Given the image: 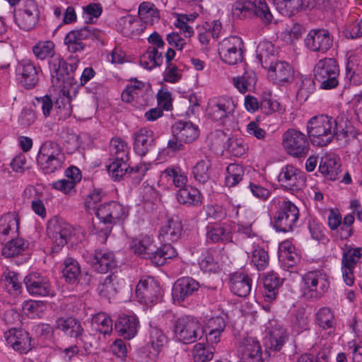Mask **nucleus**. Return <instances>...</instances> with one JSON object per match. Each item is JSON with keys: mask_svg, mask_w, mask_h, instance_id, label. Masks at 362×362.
Returning a JSON list of instances; mask_svg holds the SVG:
<instances>
[{"mask_svg": "<svg viewBox=\"0 0 362 362\" xmlns=\"http://www.w3.org/2000/svg\"><path fill=\"white\" fill-rule=\"evenodd\" d=\"M257 83V76L254 71H245L242 76L233 78V84L241 93L254 90Z\"/></svg>", "mask_w": 362, "mask_h": 362, "instance_id": "nucleus-45", "label": "nucleus"}, {"mask_svg": "<svg viewBox=\"0 0 362 362\" xmlns=\"http://www.w3.org/2000/svg\"><path fill=\"white\" fill-rule=\"evenodd\" d=\"M35 56L44 60L51 57L49 66L52 76V83L54 87L65 93L74 81L73 73L76 69L75 64L66 63L59 55H54V44L49 40L40 41L33 48Z\"/></svg>", "mask_w": 362, "mask_h": 362, "instance_id": "nucleus-1", "label": "nucleus"}, {"mask_svg": "<svg viewBox=\"0 0 362 362\" xmlns=\"http://www.w3.org/2000/svg\"><path fill=\"white\" fill-rule=\"evenodd\" d=\"M128 214L127 209L117 202L100 205L95 211L96 216L104 223L115 224L124 220Z\"/></svg>", "mask_w": 362, "mask_h": 362, "instance_id": "nucleus-19", "label": "nucleus"}, {"mask_svg": "<svg viewBox=\"0 0 362 362\" xmlns=\"http://www.w3.org/2000/svg\"><path fill=\"white\" fill-rule=\"evenodd\" d=\"M315 320L319 327L324 329L334 327L336 320L331 308L322 307L315 313Z\"/></svg>", "mask_w": 362, "mask_h": 362, "instance_id": "nucleus-57", "label": "nucleus"}, {"mask_svg": "<svg viewBox=\"0 0 362 362\" xmlns=\"http://www.w3.org/2000/svg\"><path fill=\"white\" fill-rule=\"evenodd\" d=\"M267 344L271 349L279 351L287 339L286 330L276 322L270 323L268 327Z\"/></svg>", "mask_w": 362, "mask_h": 362, "instance_id": "nucleus-35", "label": "nucleus"}, {"mask_svg": "<svg viewBox=\"0 0 362 362\" xmlns=\"http://www.w3.org/2000/svg\"><path fill=\"white\" fill-rule=\"evenodd\" d=\"M18 230V218L12 213L2 216L0 218V243L6 241Z\"/></svg>", "mask_w": 362, "mask_h": 362, "instance_id": "nucleus-37", "label": "nucleus"}, {"mask_svg": "<svg viewBox=\"0 0 362 362\" xmlns=\"http://www.w3.org/2000/svg\"><path fill=\"white\" fill-rule=\"evenodd\" d=\"M175 333L180 341L190 344L202 337L204 329L197 319L190 316H184L176 321Z\"/></svg>", "mask_w": 362, "mask_h": 362, "instance_id": "nucleus-9", "label": "nucleus"}, {"mask_svg": "<svg viewBox=\"0 0 362 362\" xmlns=\"http://www.w3.org/2000/svg\"><path fill=\"white\" fill-rule=\"evenodd\" d=\"M130 247L132 250L137 255L150 259L156 249V245L152 237L146 235L141 238L134 239Z\"/></svg>", "mask_w": 362, "mask_h": 362, "instance_id": "nucleus-34", "label": "nucleus"}, {"mask_svg": "<svg viewBox=\"0 0 362 362\" xmlns=\"http://www.w3.org/2000/svg\"><path fill=\"white\" fill-rule=\"evenodd\" d=\"M128 161L129 160L124 159H123V161L120 159H108L106 163L107 170L114 181L119 180L127 174L130 168Z\"/></svg>", "mask_w": 362, "mask_h": 362, "instance_id": "nucleus-49", "label": "nucleus"}, {"mask_svg": "<svg viewBox=\"0 0 362 362\" xmlns=\"http://www.w3.org/2000/svg\"><path fill=\"white\" fill-rule=\"evenodd\" d=\"M221 23L219 21H213L211 23L206 22L198 29V39L199 42L206 47L211 38H217L221 30Z\"/></svg>", "mask_w": 362, "mask_h": 362, "instance_id": "nucleus-36", "label": "nucleus"}, {"mask_svg": "<svg viewBox=\"0 0 362 362\" xmlns=\"http://www.w3.org/2000/svg\"><path fill=\"white\" fill-rule=\"evenodd\" d=\"M282 146L288 154L298 158L305 157L310 150L307 136L295 129H289L284 132Z\"/></svg>", "mask_w": 362, "mask_h": 362, "instance_id": "nucleus-7", "label": "nucleus"}, {"mask_svg": "<svg viewBox=\"0 0 362 362\" xmlns=\"http://www.w3.org/2000/svg\"><path fill=\"white\" fill-rule=\"evenodd\" d=\"M122 287V283L117 275L112 274L99 283L97 291L100 296L111 298Z\"/></svg>", "mask_w": 362, "mask_h": 362, "instance_id": "nucleus-38", "label": "nucleus"}, {"mask_svg": "<svg viewBox=\"0 0 362 362\" xmlns=\"http://www.w3.org/2000/svg\"><path fill=\"white\" fill-rule=\"evenodd\" d=\"M238 355L242 362H263V351L259 341L247 334L236 339Z\"/></svg>", "mask_w": 362, "mask_h": 362, "instance_id": "nucleus-8", "label": "nucleus"}, {"mask_svg": "<svg viewBox=\"0 0 362 362\" xmlns=\"http://www.w3.org/2000/svg\"><path fill=\"white\" fill-rule=\"evenodd\" d=\"M116 28L125 36L139 34L144 30L140 22L131 15L120 18L117 22Z\"/></svg>", "mask_w": 362, "mask_h": 362, "instance_id": "nucleus-43", "label": "nucleus"}, {"mask_svg": "<svg viewBox=\"0 0 362 362\" xmlns=\"http://www.w3.org/2000/svg\"><path fill=\"white\" fill-rule=\"evenodd\" d=\"M362 257V247H349L343 253L341 264L356 267Z\"/></svg>", "mask_w": 362, "mask_h": 362, "instance_id": "nucleus-64", "label": "nucleus"}, {"mask_svg": "<svg viewBox=\"0 0 362 362\" xmlns=\"http://www.w3.org/2000/svg\"><path fill=\"white\" fill-rule=\"evenodd\" d=\"M129 148L127 143L119 137L112 139L110 144V158L112 159H120L123 161L129 160Z\"/></svg>", "mask_w": 362, "mask_h": 362, "instance_id": "nucleus-52", "label": "nucleus"}, {"mask_svg": "<svg viewBox=\"0 0 362 362\" xmlns=\"http://www.w3.org/2000/svg\"><path fill=\"white\" fill-rule=\"evenodd\" d=\"M84 258L98 273H106L116 265L114 253L105 248L95 250L93 253L87 254Z\"/></svg>", "mask_w": 362, "mask_h": 362, "instance_id": "nucleus-20", "label": "nucleus"}, {"mask_svg": "<svg viewBox=\"0 0 362 362\" xmlns=\"http://www.w3.org/2000/svg\"><path fill=\"white\" fill-rule=\"evenodd\" d=\"M163 62L162 54L158 52L155 47H149L146 52L144 53L140 58L141 65L151 70L157 66H160Z\"/></svg>", "mask_w": 362, "mask_h": 362, "instance_id": "nucleus-53", "label": "nucleus"}, {"mask_svg": "<svg viewBox=\"0 0 362 362\" xmlns=\"http://www.w3.org/2000/svg\"><path fill=\"white\" fill-rule=\"evenodd\" d=\"M243 42L238 36H230L223 39L219 44L218 54L221 60L229 65L240 63L245 69L243 62Z\"/></svg>", "mask_w": 362, "mask_h": 362, "instance_id": "nucleus-10", "label": "nucleus"}, {"mask_svg": "<svg viewBox=\"0 0 362 362\" xmlns=\"http://www.w3.org/2000/svg\"><path fill=\"white\" fill-rule=\"evenodd\" d=\"M167 342L168 339L163 332L157 326L150 324L145 346L146 351L145 362H156Z\"/></svg>", "mask_w": 362, "mask_h": 362, "instance_id": "nucleus-16", "label": "nucleus"}, {"mask_svg": "<svg viewBox=\"0 0 362 362\" xmlns=\"http://www.w3.org/2000/svg\"><path fill=\"white\" fill-rule=\"evenodd\" d=\"M30 243L23 238H12L2 248V255L5 257H13L21 255L29 247Z\"/></svg>", "mask_w": 362, "mask_h": 362, "instance_id": "nucleus-46", "label": "nucleus"}, {"mask_svg": "<svg viewBox=\"0 0 362 362\" xmlns=\"http://www.w3.org/2000/svg\"><path fill=\"white\" fill-rule=\"evenodd\" d=\"M214 348L205 346L204 344H196L192 349V357L194 362H207L214 357Z\"/></svg>", "mask_w": 362, "mask_h": 362, "instance_id": "nucleus-60", "label": "nucleus"}, {"mask_svg": "<svg viewBox=\"0 0 362 362\" xmlns=\"http://www.w3.org/2000/svg\"><path fill=\"white\" fill-rule=\"evenodd\" d=\"M275 54L274 46L271 42L261 41L257 47V59L264 69H267L269 65L273 64Z\"/></svg>", "mask_w": 362, "mask_h": 362, "instance_id": "nucleus-42", "label": "nucleus"}, {"mask_svg": "<svg viewBox=\"0 0 362 362\" xmlns=\"http://www.w3.org/2000/svg\"><path fill=\"white\" fill-rule=\"evenodd\" d=\"M173 134L180 139V142L189 144L199 135V127L190 121L178 120L172 126Z\"/></svg>", "mask_w": 362, "mask_h": 362, "instance_id": "nucleus-27", "label": "nucleus"}, {"mask_svg": "<svg viewBox=\"0 0 362 362\" xmlns=\"http://www.w3.org/2000/svg\"><path fill=\"white\" fill-rule=\"evenodd\" d=\"M139 322L134 315H120L115 322V329L119 336L127 339H131L135 337L138 332Z\"/></svg>", "mask_w": 362, "mask_h": 362, "instance_id": "nucleus-30", "label": "nucleus"}, {"mask_svg": "<svg viewBox=\"0 0 362 362\" xmlns=\"http://www.w3.org/2000/svg\"><path fill=\"white\" fill-rule=\"evenodd\" d=\"M236 103L229 96L213 98L208 102L206 114L212 120L223 122L233 115Z\"/></svg>", "mask_w": 362, "mask_h": 362, "instance_id": "nucleus-14", "label": "nucleus"}, {"mask_svg": "<svg viewBox=\"0 0 362 362\" xmlns=\"http://www.w3.org/2000/svg\"><path fill=\"white\" fill-rule=\"evenodd\" d=\"M177 255V252L171 244L165 243L159 248L156 247L151 260L154 264L161 266L166 264L168 259H171Z\"/></svg>", "mask_w": 362, "mask_h": 362, "instance_id": "nucleus-48", "label": "nucleus"}, {"mask_svg": "<svg viewBox=\"0 0 362 362\" xmlns=\"http://www.w3.org/2000/svg\"><path fill=\"white\" fill-rule=\"evenodd\" d=\"M62 272L66 281L71 284L75 283L81 274L78 262L71 257L65 259Z\"/></svg>", "mask_w": 362, "mask_h": 362, "instance_id": "nucleus-59", "label": "nucleus"}, {"mask_svg": "<svg viewBox=\"0 0 362 362\" xmlns=\"http://www.w3.org/2000/svg\"><path fill=\"white\" fill-rule=\"evenodd\" d=\"M329 287L327 276L320 270L310 271L302 277L303 293L308 299H320L327 291Z\"/></svg>", "mask_w": 362, "mask_h": 362, "instance_id": "nucleus-6", "label": "nucleus"}, {"mask_svg": "<svg viewBox=\"0 0 362 362\" xmlns=\"http://www.w3.org/2000/svg\"><path fill=\"white\" fill-rule=\"evenodd\" d=\"M159 293L160 287L152 278L141 279L136 286V297L146 305L155 303Z\"/></svg>", "mask_w": 362, "mask_h": 362, "instance_id": "nucleus-26", "label": "nucleus"}, {"mask_svg": "<svg viewBox=\"0 0 362 362\" xmlns=\"http://www.w3.org/2000/svg\"><path fill=\"white\" fill-rule=\"evenodd\" d=\"M218 252L214 250H208L199 259L200 269L206 273H216L220 270Z\"/></svg>", "mask_w": 362, "mask_h": 362, "instance_id": "nucleus-41", "label": "nucleus"}, {"mask_svg": "<svg viewBox=\"0 0 362 362\" xmlns=\"http://www.w3.org/2000/svg\"><path fill=\"white\" fill-rule=\"evenodd\" d=\"M40 9L35 0H23L22 6L15 11V22L23 30H30L37 25Z\"/></svg>", "mask_w": 362, "mask_h": 362, "instance_id": "nucleus-12", "label": "nucleus"}, {"mask_svg": "<svg viewBox=\"0 0 362 362\" xmlns=\"http://www.w3.org/2000/svg\"><path fill=\"white\" fill-rule=\"evenodd\" d=\"M277 181L284 189L297 192L305 187L307 177L305 173L288 164L281 168Z\"/></svg>", "mask_w": 362, "mask_h": 362, "instance_id": "nucleus-13", "label": "nucleus"}, {"mask_svg": "<svg viewBox=\"0 0 362 362\" xmlns=\"http://www.w3.org/2000/svg\"><path fill=\"white\" fill-rule=\"evenodd\" d=\"M333 40L327 30L312 29L304 39L305 47L313 52L325 53L332 46Z\"/></svg>", "mask_w": 362, "mask_h": 362, "instance_id": "nucleus-18", "label": "nucleus"}, {"mask_svg": "<svg viewBox=\"0 0 362 362\" xmlns=\"http://www.w3.org/2000/svg\"><path fill=\"white\" fill-rule=\"evenodd\" d=\"M101 31L93 26H86L69 32L64 37V44L70 52H81L86 47L85 40L100 37Z\"/></svg>", "mask_w": 362, "mask_h": 362, "instance_id": "nucleus-11", "label": "nucleus"}, {"mask_svg": "<svg viewBox=\"0 0 362 362\" xmlns=\"http://www.w3.org/2000/svg\"><path fill=\"white\" fill-rule=\"evenodd\" d=\"M163 173L168 180L173 182L177 188L182 189L187 186L188 178L187 174L178 166L167 168Z\"/></svg>", "mask_w": 362, "mask_h": 362, "instance_id": "nucleus-54", "label": "nucleus"}, {"mask_svg": "<svg viewBox=\"0 0 362 362\" xmlns=\"http://www.w3.org/2000/svg\"><path fill=\"white\" fill-rule=\"evenodd\" d=\"M92 326L100 334H110L112 331V320L106 313H100L92 318Z\"/></svg>", "mask_w": 362, "mask_h": 362, "instance_id": "nucleus-56", "label": "nucleus"}, {"mask_svg": "<svg viewBox=\"0 0 362 362\" xmlns=\"http://www.w3.org/2000/svg\"><path fill=\"white\" fill-rule=\"evenodd\" d=\"M56 327L71 337L78 338L83 332L80 322L72 317L59 318L56 322Z\"/></svg>", "mask_w": 362, "mask_h": 362, "instance_id": "nucleus-47", "label": "nucleus"}, {"mask_svg": "<svg viewBox=\"0 0 362 362\" xmlns=\"http://www.w3.org/2000/svg\"><path fill=\"white\" fill-rule=\"evenodd\" d=\"M70 224L58 217L51 218L47 223V233L52 240L54 249L58 250L67 243L68 239L73 233Z\"/></svg>", "mask_w": 362, "mask_h": 362, "instance_id": "nucleus-15", "label": "nucleus"}, {"mask_svg": "<svg viewBox=\"0 0 362 362\" xmlns=\"http://www.w3.org/2000/svg\"><path fill=\"white\" fill-rule=\"evenodd\" d=\"M305 29L301 25L294 23L291 26L287 27L282 33L283 40L286 43L291 44L294 41L300 39Z\"/></svg>", "mask_w": 362, "mask_h": 362, "instance_id": "nucleus-63", "label": "nucleus"}, {"mask_svg": "<svg viewBox=\"0 0 362 362\" xmlns=\"http://www.w3.org/2000/svg\"><path fill=\"white\" fill-rule=\"evenodd\" d=\"M8 345L21 354H26L32 349L31 338L29 334L21 329H11L4 334Z\"/></svg>", "mask_w": 362, "mask_h": 362, "instance_id": "nucleus-24", "label": "nucleus"}, {"mask_svg": "<svg viewBox=\"0 0 362 362\" xmlns=\"http://www.w3.org/2000/svg\"><path fill=\"white\" fill-rule=\"evenodd\" d=\"M206 230V241L208 243H226L232 240L231 232L227 226L209 224Z\"/></svg>", "mask_w": 362, "mask_h": 362, "instance_id": "nucleus-33", "label": "nucleus"}, {"mask_svg": "<svg viewBox=\"0 0 362 362\" xmlns=\"http://www.w3.org/2000/svg\"><path fill=\"white\" fill-rule=\"evenodd\" d=\"M211 163L210 160L202 159L192 168V175L197 182L204 184L211 178Z\"/></svg>", "mask_w": 362, "mask_h": 362, "instance_id": "nucleus-51", "label": "nucleus"}, {"mask_svg": "<svg viewBox=\"0 0 362 362\" xmlns=\"http://www.w3.org/2000/svg\"><path fill=\"white\" fill-rule=\"evenodd\" d=\"M197 281L189 276L177 279L173 287V298L174 300L181 303L193 296L199 288Z\"/></svg>", "mask_w": 362, "mask_h": 362, "instance_id": "nucleus-23", "label": "nucleus"}, {"mask_svg": "<svg viewBox=\"0 0 362 362\" xmlns=\"http://www.w3.org/2000/svg\"><path fill=\"white\" fill-rule=\"evenodd\" d=\"M252 262L257 270L266 269L269 264V255L267 251L259 246L255 247L252 253Z\"/></svg>", "mask_w": 362, "mask_h": 362, "instance_id": "nucleus-61", "label": "nucleus"}, {"mask_svg": "<svg viewBox=\"0 0 362 362\" xmlns=\"http://www.w3.org/2000/svg\"><path fill=\"white\" fill-rule=\"evenodd\" d=\"M270 204L279 207L272 221L275 230L284 233L292 231L299 218L298 207L291 202L279 197H274Z\"/></svg>", "mask_w": 362, "mask_h": 362, "instance_id": "nucleus-3", "label": "nucleus"}, {"mask_svg": "<svg viewBox=\"0 0 362 362\" xmlns=\"http://www.w3.org/2000/svg\"><path fill=\"white\" fill-rule=\"evenodd\" d=\"M134 149L136 154L144 156L151 151L156 145L154 132L146 127L136 130L133 134Z\"/></svg>", "mask_w": 362, "mask_h": 362, "instance_id": "nucleus-21", "label": "nucleus"}, {"mask_svg": "<svg viewBox=\"0 0 362 362\" xmlns=\"http://www.w3.org/2000/svg\"><path fill=\"white\" fill-rule=\"evenodd\" d=\"M252 279L250 275L243 272H235L230 274L229 288L235 296L245 298L251 292Z\"/></svg>", "mask_w": 362, "mask_h": 362, "instance_id": "nucleus-25", "label": "nucleus"}, {"mask_svg": "<svg viewBox=\"0 0 362 362\" xmlns=\"http://www.w3.org/2000/svg\"><path fill=\"white\" fill-rule=\"evenodd\" d=\"M255 8L252 13L259 18L264 23H270L273 20V16L264 0H255Z\"/></svg>", "mask_w": 362, "mask_h": 362, "instance_id": "nucleus-62", "label": "nucleus"}, {"mask_svg": "<svg viewBox=\"0 0 362 362\" xmlns=\"http://www.w3.org/2000/svg\"><path fill=\"white\" fill-rule=\"evenodd\" d=\"M341 164L339 158L337 157L326 156L322 158L319 171L330 180H335L338 178L340 173Z\"/></svg>", "mask_w": 362, "mask_h": 362, "instance_id": "nucleus-40", "label": "nucleus"}, {"mask_svg": "<svg viewBox=\"0 0 362 362\" xmlns=\"http://www.w3.org/2000/svg\"><path fill=\"white\" fill-rule=\"evenodd\" d=\"M177 199L179 203L187 206H198L202 204L199 190L190 185L180 189L177 193Z\"/></svg>", "mask_w": 362, "mask_h": 362, "instance_id": "nucleus-44", "label": "nucleus"}, {"mask_svg": "<svg viewBox=\"0 0 362 362\" xmlns=\"http://www.w3.org/2000/svg\"><path fill=\"white\" fill-rule=\"evenodd\" d=\"M139 16L146 25H153L160 18V13L156 6L151 2L144 1L139 7Z\"/></svg>", "mask_w": 362, "mask_h": 362, "instance_id": "nucleus-50", "label": "nucleus"}, {"mask_svg": "<svg viewBox=\"0 0 362 362\" xmlns=\"http://www.w3.org/2000/svg\"><path fill=\"white\" fill-rule=\"evenodd\" d=\"M65 160L61 147L55 142L45 141L40 147L37 162L45 173H52L60 169Z\"/></svg>", "mask_w": 362, "mask_h": 362, "instance_id": "nucleus-5", "label": "nucleus"}, {"mask_svg": "<svg viewBox=\"0 0 362 362\" xmlns=\"http://www.w3.org/2000/svg\"><path fill=\"white\" fill-rule=\"evenodd\" d=\"M276 9L283 16H291L303 6L302 0H273Z\"/></svg>", "mask_w": 362, "mask_h": 362, "instance_id": "nucleus-55", "label": "nucleus"}, {"mask_svg": "<svg viewBox=\"0 0 362 362\" xmlns=\"http://www.w3.org/2000/svg\"><path fill=\"white\" fill-rule=\"evenodd\" d=\"M182 225L177 218L168 219L160 228L158 238L166 243L177 241L182 234Z\"/></svg>", "mask_w": 362, "mask_h": 362, "instance_id": "nucleus-31", "label": "nucleus"}, {"mask_svg": "<svg viewBox=\"0 0 362 362\" xmlns=\"http://www.w3.org/2000/svg\"><path fill=\"white\" fill-rule=\"evenodd\" d=\"M315 80L319 83L320 88L330 90L339 85V67L333 58L320 59L313 68Z\"/></svg>", "mask_w": 362, "mask_h": 362, "instance_id": "nucleus-4", "label": "nucleus"}, {"mask_svg": "<svg viewBox=\"0 0 362 362\" xmlns=\"http://www.w3.org/2000/svg\"><path fill=\"white\" fill-rule=\"evenodd\" d=\"M28 292L33 296H53L54 290L49 278L38 272H30L24 278Z\"/></svg>", "mask_w": 362, "mask_h": 362, "instance_id": "nucleus-17", "label": "nucleus"}, {"mask_svg": "<svg viewBox=\"0 0 362 362\" xmlns=\"http://www.w3.org/2000/svg\"><path fill=\"white\" fill-rule=\"evenodd\" d=\"M283 281L280 280L277 274L271 272L267 273L263 280L264 288V298L266 302L271 303L276 298L279 288Z\"/></svg>", "mask_w": 362, "mask_h": 362, "instance_id": "nucleus-39", "label": "nucleus"}, {"mask_svg": "<svg viewBox=\"0 0 362 362\" xmlns=\"http://www.w3.org/2000/svg\"><path fill=\"white\" fill-rule=\"evenodd\" d=\"M148 87V84L136 78H132L122 93V100L126 103L136 100L142 105L144 100L141 98L146 95Z\"/></svg>", "mask_w": 362, "mask_h": 362, "instance_id": "nucleus-29", "label": "nucleus"}, {"mask_svg": "<svg viewBox=\"0 0 362 362\" xmlns=\"http://www.w3.org/2000/svg\"><path fill=\"white\" fill-rule=\"evenodd\" d=\"M267 69L269 76L281 84L291 82L293 78V69L290 64L284 61L269 65Z\"/></svg>", "mask_w": 362, "mask_h": 362, "instance_id": "nucleus-32", "label": "nucleus"}, {"mask_svg": "<svg viewBox=\"0 0 362 362\" xmlns=\"http://www.w3.org/2000/svg\"><path fill=\"white\" fill-rule=\"evenodd\" d=\"M226 173L225 185L228 187H232L236 186L243 180L245 169L241 165L230 163L226 168Z\"/></svg>", "mask_w": 362, "mask_h": 362, "instance_id": "nucleus-58", "label": "nucleus"}, {"mask_svg": "<svg viewBox=\"0 0 362 362\" xmlns=\"http://www.w3.org/2000/svg\"><path fill=\"white\" fill-rule=\"evenodd\" d=\"M337 122L327 115L311 117L307 123V133L312 141L317 146L329 144L334 138Z\"/></svg>", "mask_w": 362, "mask_h": 362, "instance_id": "nucleus-2", "label": "nucleus"}, {"mask_svg": "<svg viewBox=\"0 0 362 362\" xmlns=\"http://www.w3.org/2000/svg\"><path fill=\"white\" fill-rule=\"evenodd\" d=\"M346 78L354 85L362 83V50H356L348 58L346 66Z\"/></svg>", "mask_w": 362, "mask_h": 362, "instance_id": "nucleus-28", "label": "nucleus"}, {"mask_svg": "<svg viewBox=\"0 0 362 362\" xmlns=\"http://www.w3.org/2000/svg\"><path fill=\"white\" fill-rule=\"evenodd\" d=\"M40 67L30 60L21 61L17 68V75L20 83L27 89L34 88L39 81Z\"/></svg>", "mask_w": 362, "mask_h": 362, "instance_id": "nucleus-22", "label": "nucleus"}]
</instances>
